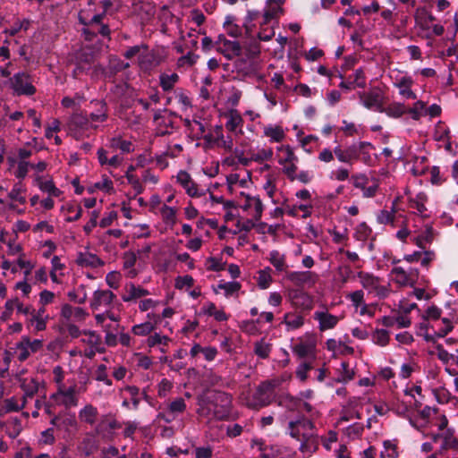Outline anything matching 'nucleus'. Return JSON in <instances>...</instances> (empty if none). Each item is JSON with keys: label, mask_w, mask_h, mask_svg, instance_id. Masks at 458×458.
I'll use <instances>...</instances> for the list:
<instances>
[{"label": "nucleus", "mask_w": 458, "mask_h": 458, "mask_svg": "<svg viewBox=\"0 0 458 458\" xmlns=\"http://www.w3.org/2000/svg\"><path fill=\"white\" fill-rule=\"evenodd\" d=\"M393 83L398 89V93L403 98L412 100L417 98L416 93L412 90L414 81L411 76L402 73L395 76Z\"/></svg>", "instance_id": "21"}, {"label": "nucleus", "mask_w": 458, "mask_h": 458, "mask_svg": "<svg viewBox=\"0 0 458 458\" xmlns=\"http://www.w3.org/2000/svg\"><path fill=\"white\" fill-rule=\"evenodd\" d=\"M367 147H372L369 142L360 141L358 144H352L346 150L347 154L350 156V163L352 164L353 161L359 158V152H361Z\"/></svg>", "instance_id": "57"}, {"label": "nucleus", "mask_w": 458, "mask_h": 458, "mask_svg": "<svg viewBox=\"0 0 458 458\" xmlns=\"http://www.w3.org/2000/svg\"><path fill=\"white\" fill-rule=\"evenodd\" d=\"M49 403L53 406L64 407V411L77 407L79 404V395L76 386L72 385L56 389L55 392L50 394Z\"/></svg>", "instance_id": "6"}, {"label": "nucleus", "mask_w": 458, "mask_h": 458, "mask_svg": "<svg viewBox=\"0 0 458 458\" xmlns=\"http://www.w3.org/2000/svg\"><path fill=\"white\" fill-rule=\"evenodd\" d=\"M313 318L318 322V328L321 332L334 329L341 320V317L331 314L327 306H321L313 313Z\"/></svg>", "instance_id": "13"}, {"label": "nucleus", "mask_w": 458, "mask_h": 458, "mask_svg": "<svg viewBox=\"0 0 458 458\" xmlns=\"http://www.w3.org/2000/svg\"><path fill=\"white\" fill-rule=\"evenodd\" d=\"M278 154V164L282 166L283 174L291 181H294L295 172L298 171V157L293 148L290 145H280L276 147Z\"/></svg>", "instance_id": "5"}, {"label": "nucleus", "mask_w": 458, "mask_h": 458, "mask_svg": "<svg viewBox=\"0 0 458 458\" xmlns=\"http://www.w3.org/2000/svg\"><path fill=\"white\" fill-rule=\"evenodd\" d=\"M269 261L277 272H284L287 269L284 255L277 250H272L269 253Z\"/></svg>", "instance_id": "49"}, {"label": "nucleus", "mask_w": 458, "mask_h": 458, "mask_svg": "<svg viewBox=\"0 0 458 458\" xmlns=\"http://www.w3.org/2000/svg\"><path fill=\"white\" fill-rule=\"evenodd\" d=\"M256 281L259 289H267L273 281L271 276V268L269 267H267L264 269H260L259 271H258V276L256 278Z\"/></svg>", "instance_id": "50"}, {"label": "nucleus", "mask_w": 458, "mask_h": 458, "mask_svg": "<svg viewBox=\"0 0 458 458\" xmlns=\"http://www.w3.org/2000/svg\"><path fill=\"white\" fill-rule=\"evenodd\" d=\"M263 135L267 137L271 143H279L285 139V131L281 125L267 124L263 128Z\"/></svg>", "instance_id": "36"}, {"label": "nucleus", "mask_w": 458, "mask_h": 458, "mask_svg": "<svg viewBox=\"0 0 458 458\" xmlns=\"http://www.w3.org/2000/svg\"><path fill=\"white\" fill-rule=\"evenodd\" d=\"M24 192V185L21 182H19L13 186L12 190L8 193V197L13 201H16L23 205L26 203V197L23 195Z\"/></svg>", "instance_id": "54"}, {"label": "nucleus", "mask_w": 458, "mask_h": 458, "mask_svg": "<svg viewBox=\"0 0 458 458\" xmlns=\"http://www.w3.org/2000/svg\"><path fill=\"white\" fill-rule=\"evenodd\" d=\"M198 414L208 420H228L233 408L230 394L208 390L197 397Z\"/></svg>", "instance_id": "2"}, {"label": "nucleus", "mask_w": 458, "mask_h": 458, "mask_svg": "<svg viewBox=\"0 0 458 458\" xmlns=\"http://www.w3.org/2000/svg\"><path fill=\"white\" fill-rule=\"evenodd\" d=\"M225 128L235 135L242 134L243 119L236 109H230L226 114Z\"/></svg>", "instance_id": "28"}, {"label": "nucleus", "mask_w": 458, "mask_h": 458, "mask_svg": "<svg viewBox=\"0 0 458 458\" xmlns=\"http://www.w3.org/2000/svg\"><path fill=\"white\" fill-rule=\"evenodd\" d=\"M120 428L121 424L114 418L109 415H102L95 432L103 438L112 439L114 431Z\"/></svg>", "instance_id": "23"}, {"label": "nucleus", "mask_w": 458, "mask_h": 458, "mask_svg": "<svg viewBox=\"0 0 458 458\" xmlns=\"http://www.w3.org/2000/svg\"><path fill=\"white\" fill-rule=\"evenodd\" d=\"M51 270L49 272L50 278L53 283H60V277L64 276V264L62 263L58 256H54L51 259Z\"/></svg>", "instance_id": "47"}, {"label": "nucleus", "mask_w": 458, "mask_h": 458, "mask_svg": "<svg viewBox=\"0 0 458 458\" xmlns=\"http://www.w3.org/2000/svg\"><path fill=\"white\" fill-rule=\"evenodd\" d=\"M275 401L278 407L284 410V413L288 414L290 417L291 413L297 411L300 405L299 398L294 397L288 393H284L276 396Z\"/></svg>", "instance_id": "29"}, {"label": "nucleus", "mask_w": 458, "mask_h": 458, "mask_svg": "<svg viewBox=\"0 0 458 458\" xmlns=\"http://www.w3.org/2000/svg\"><path fill=\"white\" fill-rule=\"evenodd\" d=\"M170 342V338L166 335H163L158 333H155L154 335H151L147 339V344L149 347H154L157 345H160V352H165L166 350L164 348L168 345V343Z\"/></svg>", "instance_id": "48"}, {"label": "nucleus", "mask_w": 458, "mask_h": 458, "mask_svg": "<svg viewBox=\"0 0 458 458\" xmlns=\"http://www.w3.org/2000/svg\"><path fill=\"white\" fill-rule=\"evenodd\" d=\"M56 429L68 435L75 434L79 429V421L74 412L69 411H60L54 415L50 421Z\"/></svg>", "instance_id": "11"}, {"label": "nucleus", "mask_w": 458, "mask_h": 458, "mask_svg": "<svg viewBox=\"0 0 458 458\" xmlns=\"http://www.w3.org/2000/svg\"><path fill=\"white\" fill-rule=\"evenodd\" d=\"M61 316L67 322H81L87 318L88 313L83 308L64 304L61 309Z\"/></svg>", "instance_id": "30"}, {"label": "nucleus", "mask_w": 458, "mask_h": 458, "mask_svg": "<svg viewBox=\"0 0 458 458\" xmlns=\"http://www.w3.org/2000/svg\"><path fill=\"white\" fill-rule=\"evenodd\" d=\"M114 298L115 294L112 291L98 289L93 293L89 306L93 310L108 308Z\"/></svg>", "instance_id": "24"}, {"label": "nucleus", "mask_w": 458, "mask_h": 458, "mask_svg": "<svg viewBox=\"0 0 458 458\" xmlns=\"http://www.w3.org/2000/svg\"><path fill=\"white\" fill-rule=\"evenodd\" d=\"M62 210L70 214V216L65 218L67 222L77 221L82 216V208L77 205L67 203L62 207Z\"/></svg>", "instance_id": "55"}, {"label": "nucleus", "mask_w": 458, "mask_h": 458, "mask_svg": "<svg viewBox=\"0 0 458 458\" xmlns=\"http://www.w3.org/2000/svg\"><path fill=\"white\" fill-rule=\"evenodd\" d=\"M155 329V326L151 322H144L134 325L131 327V332L135 335L147 336Z\"/></svg>", "instance_id": "60"}, {"label": "nucleus", "mask_w": 458, "mask_h": 458, "mask_svg": "<svg viewBox=\"0 0 458 458\" xmlns=\"http://www.w3.org/2000/svg\"><path fill=\"white\" fill-rule=\"evenodd\" d=\"M287 280L297 286L301 287H313L319 280L318 273L304 270V271H291L286 275Z\"/></svg>", "instance_id": "15"}, {"label": "nucleus", "mask_w": 458, "mask_h": 458, "mask_svg": "<svg viewBox=\"0 0 458 458\" xmlns=\"http://www.w3.org/2000/svg\"><path fill=\"white\" fill-rule=\"evenodd\" d=\"M273 149L271 148H262L257 150L256 153H254L250 159L251 161H255L257 163H262L264 161H268L273 157Z\"/></svg>", "instance_id": "62"}, {"label": "nucleus", "mask_w": 458, "mask_h": 458, "mask_svg": "<svg viewBox=\"0 0 458 458\" xmlns=\"http://www.w3.org/2000/svg\"><path fill=\"white\" fill-rule=\"evenodd\" d=\"M216 50L228 59L233 60L241 55L242 48L236 40L227 39L224 35H219L216 41Z\"/></svg>", "instance_id": "16"}, {"label": "nucleus", "mask_w": 458, "mask_h": 458, "mask_svg": "<svg viewBox=\"0 0 458 458\" xmlns=\"http://www.w3.org/2000/svg\"><path fill=\"white\" fill-rule=\"evenodd\" d=\"M415 24L422 30H428L436 18L426 9H419L415 14Z\"/></svg>", "instance_id": "40"}, {"label": "nucleus", "mask_w": 458, "mask_h": 458, "mask_svg": "<svg viewBox=\"0 0 458 458\" xmlns=\"http://www.w3.org/2000/svg\"><path fill=\"white\" fill-rule=\"evenodd\" d=\"M278 386L279 381L276 379L262 382L252 395L247 399L246 405L255 410L268 406L276 398L275 389Z\"/></svg>", "instance_id": "4"}, {"label": "nucleus", "mask_w": 458, "mask_h": 458, "mask_svg": "<svg viewBox=\"0 0 458 458\" xmlns=\"http://www.w3.org/2000/svg\"><path fill=\"white\" fill-rule=\"evenodd\" d=\"M97 128L89 122L86 114L81 113L73 114L68 123L70 134L76 140H82L90 136L91 131Z\"/></svg>", "instance_id": "8"}, {"label": "nucleus", "mask_w": 458, "mask_h": 458, "mask_svg": "<svg viewBox=\"0 0 458 458\" xmlns=\"http://www.w3.org/2000/svg\"><path fill=\"white\" fill-rule=\"evenodd\" d=\"M81 341L90 347L95 348V350H98V347H100L101 344L100 335L94 331H85Z\"/></svg>", "instance_id": "58"}, {"label": "nucleus", "mask_w": 458, "mask_h": 458, "mask_svg": "<svg viewBox=\"0 0 458 458\" xmlns=\"http://www.w3.org/2000/svg\"><path fill=\"white\" fill-rule=\"evenodd\" d=\"M176 182L189 197L195 199L206 197V191L199 188L198 184L193 181L188 172L180 170L176 174Z\"/></svg>", "instance_id": "14"}, {"label": "nucleus", "mask_w": 458, "mask_h": 458, "mask_svg": "<svg viewBox=\"0 0 458 458\" xmlns=\"http://www.w3.org/2000/svg\"><path fill=\"white\" fill-rule=\"evenodd\" d=\"M277 422L284 428L285 434L300 442V450L304 454L314 453L318 445V438L314 423L304 417L298 415L292 419L286 413L277 417Z\"/></svg>", "instance_id": "1"}, {"label": "nucleus", "mask_w": 458, "mask_h": 458, "mask_svg": "<svg viewBox=\"0 0 458 458\" xmlns=\"http://www.w3.org/2000/svg\"><path fill=\"white\" fill-rule=\"evenodd\" d=\"M33 183L37 186L39 191L50 196L58 198L62 195L63 191L57 188L50 177H45L43 175H36L33 180Z\"/></svg>", "instance_id": "27"}, {"label": "nucleus", "mask_w": 458, "mask_h": 458, "mask_svg": "<svg viewBox=\"0 0 458 458\" xmlns=\"http://www.w3.org/2000/svg\"><path fill=\"white\" fill-rule=\"evenodd\" d=\"M22 430L21 421L18 418L12 419L6 428V434L10 438H16Z\"/></svg>", "instance_id": "59"}, {"label": "nucleus", "mask_w": 458, "mask_h": 458, "mask_svg": "<svg viewBox=\"0 0 458 458\" xmlns=\"http://www.w3.org/2000/svg\"><path fill=\"white\" fill-rule=\"evenodd\" d=\"M243 199L239 202V208L254 220H260L264 211V204L259 196H251L243 191L239 192Z\"/></svg>", "instance_id": "12"}, {"label": "nucleus", "mask_w": 458, "mask_h": 458, "mask_svg": "<svg viewBox=\"0 0 458 458\" xmlns=\"http://www.w3.org/2000/svg\"><path fill=\"white\" fill-rule=\"evenodd\" d=\"M272 350L271 344L266 342L264 339H261L255 343L254 345V352L260 359L268 358Z\"/></svg>", "instance_id": "56"}, {"label": "nucleus", "mask_w": 458, "mask_h": 458, "mask_svg": "<svg viewBox=\"0 0 458 458\" xmlns=\"http://www.w3.org/2000/svg\"><path fill=\"white\" fill-rule=\"evenodd\" d=\"M148 294L149 292L147 289L136 285L133 283H130L124 287V293L122 295V300L124 302H131Z\"/></svg>", "instance_id": "32"}, {"label": "nucleus", "mask_w": 458, "mask_h": 458, "mask_svg": "<svg viewBox=\"0 0 458 458\" xmlns=\"http://www.w3.org/2000/svg\"><path fill=\"white\" fill-rule=\"evenodd\" d=\"M107 147L113 151L120 150L123 154L134 151V146L131 140H124L122 136L117 135L108 140Z\"/></svg>", "instance_id": "34"}, {"label": "nucleus", "mask_w": 458, "mask_h": 458, "mask_svg": "<svg viewBox=\"0 0 458 458\" xmlns=\"http://www.w3.org/2000/svg\"><path fill=\"white\" fill-rule=\"evenodd\" d=\"M289 299L294 308L300 309L303 311H310L314 307L313 296L303 290H292L289 293Z\"/></svg>", "instance_id": "22"}, {"label": "nucleus", "mask_w": 458, "mask_h": 458, "mask_svg": "<svg viewBox=\"0 0 458 458\" xmlns=\"http://www.w3.org/2000/svg\"><path fill=\"white\" fill-rule=\"evenodd\" d=\"M217 289L222 290L224 292V295L226 298L236 296L238 295V293L242 289V284L238 281H219L217 284Z\"/></svg>", "instance_id": "44"}, {"label": "nucleus", "mask_w": 458, "mask_h": 458, "mask_svg": "<svg viewBox=\"0 0 458 458\" xmlns=\"http://www.w3.org/2000/svg\"><path fill=\"white\" fill-rule=\"evenodd\" d=\"M161 60L158 55L153 50H149L147 47L140 56H139L138 65L143 72H149L154 68L159 65Z\"/></svg>", "instance_id": "26"}, {"label": "nucleus", "mask_w": 458, "mask_h": 458, "mask_svg": "<svg viewBox=\"0 0 458 458\" xmlns=\"http://www.w3.org/2000/svg\"><path fill=\"white\" fill-rule=\"evenodd\" d=\"M29 323L36 331H43L47 327V321L49 318L45 307H40L37 311L33 309L30 314Z\"/></svg>", "instance_id": "33"}, {"label": "nucleus", "mask_w": 458, "mask_h": 458, "mask_svg": "<svg viewBox=\"0 0 458 458\" xmlns=\"http://www.w3.org/2000/svg\"><path fill=\"white\" fill-rule=\"evenodd\" d=\"M359 98L361 105L367 109L379 113L383 110L384 97L380 89H373L367 92H360Z\"/></svg>", "instance_id": "19"}, {"label": "nucleus", "mask_w": 458, "mask_h": 458, "mask_svg": "<svg viewBox=\"0 0 458 458\" xmlns=\"http://www.w3.org/2000/svg\"><path fill=\"white\" fill-rule=\"evenodd\" d=\"M76 264L81 267L98 268L104 266L105 262L95 253L84 250L77 253Z\"/></svg>", "instance_id": "25"}, {"label": "nucleus", "mask_w": 458, "mask_h": 458, "mask_svg": "<svg viewBox=\"0 0 458 458\" xmlns=\"http://www.w3.org/2000/svg\"><path fill=\"white\" fill-rule=\"evenodd\" d=\"M392 279L400 286H413L419 277V271L416 268L405 270L402 267H394L391 270Z\"/></svg>", "instance_id": "18"}, {"label": "nucleus", "mask_w": 458, "mask_h": 458, "mask_svg": "<svg viewBox=\"0 0 458 458\" xmlns=\"http://www.w3.org/2000/svg\"><path fill=\"white\" fill-rule=\"evenodd\" d=\"M407 112V107L403 103L393 102L387 106H383V110L380 113H385L391 118H399Z\"/></svg>", "instance_id": "46"}, {"label": "nucleus", "mask_w": 458, "mask_h": 458, "mask_svg": "<svg viewBox=\"0 0 458 458\" xmlns=\"http://www.w3.org/2000/svg\"><path fill=\"white\" fill-rule=\"evenodd\" d=\"M160 86L164 91H170L179 81L177 73H162L159 76Z\"/></svg>", "instance_id": "51"}, {"label": "nucleus", "mask_w": 458, "mask_h": 458, "mask_svg": "<svg viewBox=\"0 0 458 458\" xmlns=\"http://www.w3.org/2000/svg\"><path fill=\"white\" fill-rule=\"evenodd\" d=\"M27 402L22 398L21 401L15 397H10L4 401V408L6 412L20 411L26 406Z\"/></svg>", "instance_id": "53"}, {"label": "nucleus", "mask_w": 458, "mask_h": 458, "mask_svg": "<svg viewBox=\"0 0 458 458\" xmlns=\"http://www.w3.org/2000/svg\"><path fill=\"white\" fill-rule=\"evenodd\" d=\"M205 142L211 148H222L226 152L233 150V140L230 135H225L221 124L215 125L205 136Z\"/></svg>", "instance_id": "10"}, {"label": "nucleus", "mask_w": 458, "mask_h": 458, "mask_svg": "<svg viewBox=\"0 0 458 458\" xmlns=\"http://www.w3.org/2000/svg\"><path fill=\"white\" fill-rule=\"evenodd\" d=\"M389 410L400 417L409 418L410 407L405 402L399 398L393 400Z\"/></svg>", "instance_id": "52"}, {"label": "nucleus", "mask_w": 458, "mask_h": 458, "mask_svg": "<svg viewBox=\"0 0 458 458\" xmlns=\"http://www.w3.org/2000/svg\"><path fill=\"white\" fill-rule=\"evenodd\" d=\"M285 0H267V9L264 12V19L266 21H270L282 13L281 5Z\"/></svg>", "instance_id": "45"}, {"label": "nucleus", "mask_w": 458, "mask_h": 458, "mask_svg": "<svg viewBox=\"0 0 458 458\" xmlns=\"http://www.w3.org/2000/svg\"><path fill=\"white\" fill-rule=\"evenodd\" d=\"M101 415L99 414L98 407L91 403H85L78 411L80 422L93 428L94 430H96Z\"/></svg>", "instance_id": "20"}, {"label": "nucleus", "mask_w": 458, "mask_h": 458, "mask_svg": "<svg viewBox=\"0 0 458 458\" xmlns=\"http://www.w3.org/2000/svg\"><path fill=\"white\" fill-rule=\"evenodd\" d=\"M360 283L369 293H372L379 299H385L390 293L389 285L384 284L382 280L368 272L360 271L357 273Z\"/></svg>", "instance_id": "9"}, {"label": "nucleus", "mask_w": 458, "mask_h": 458, "mask_svg": "<svg viewBox=\"0 0 458 458\" xmlns=\"http://www.w3.org/2000/svg\"><path fill=\"white\" fill-rule=\"evenodd\" d=\"M259 54V44L258 42L250 43L245 47L244 52H241L240 56H236L234 66L237 72L244 75H251L258 72L260 68Z\"/></svg>", "instance_id": "3"}, {"label": "nucleus", "mask_w": 458, "mask_h": 458, "mask_svg": "<svg viewBox=\"0 0 458 458\" xmlns=\"http://www.w3.org/2000/svg\"><path fill=\"white\" fill-rule=\"evenodd\" d=\"M250 183V174H247L243 177H241L240 174L232 173L226 176L227 189L231 193H237L240 189L248 187Z\"/></svg>", "instance_id": "31"}, {"label": "nucleus", "mask_w": 458, "mask_h": 458, "mask_svg": "<svg viewBox=\"0 0 458 458\" xmlns=\"http://www.w3.org/2000/svg\"><path fill=\"white\" fill-rule=\"evenodd\" d=\"M276 177L272 174H267L265 176V182L262 185V189L265 191L266 195L270 199L273 204L280 203V199L277 197L279 193L277 185H276Z\"/></svg>", "instance_id": "35"}, {"label": "nucleus", "mask_w": 458, "mask_h": 458, "mask_svg": "<svg viewBox=\"0 0 458 458\" xmlns=\"http://www.w3.org/2000/svg\"><path fill=\"white\" fill-rule=\"evenodd\" d=\"M6 85L12 89L13 94L15 96L30 97L37 91L36 87L33 85L31 76L25 72L14 73L6 81Z\"/></svg>", "instance_id": "7"}, {"label": "nucleus", "mask_w": 458, "mask_h": 458, "mask_svg": "<svg viewBox=\"0 0 458 458\" xmlns=\"http://www.w3.org/2000/svg\"><path fill=\"white\" fill-rule=\"evenodd\" d=\"M94 187L105 193L114 192V182L107 175H102L101 180L94 183Z\"/></svg>", "instance_id": "63"}, {"label": "nucleus", "mask_w": 458, "mask_h": 458, "mask_svg": "<svg viewBox=\"0 0 458 458\" xmlns=\"http://www.w3.org/2000/svg\"><path fill=\"white\" fill-rule=\"evenodd\" d=\"M206 197L203 198V206L207 208H213L216 204H223L225 209H229L233 207V202L231 200H225L223 196H215L210 187L204 190Z\"/></svg>", "instance_id": "37"}, {"label": "nucleus", "mask_w": 458, "mask_h": 458, "mask_svg": "<svg viewBox=\"0 0 458 458\" xmlns=\"http://www.w3.org/2000/svg\"><path fill=\"white\" fill-rule=\"evenodd\" d=\"M305 318L302 315L295 312H287L284 316L283 323L287 331L299 329L304 325Z\"/></svg>", "instance_id": "41"}, {"label": "nucleus", "mask_w": 458, "mask_h": 458, "mask_svg": "<svg viewBox=\"0 0 458 458\" xmlns=\"http://www.w3.org/2000/svg\"><path fill=\"white\" fill-rule=\"evenodd\" d=\"M187 405L183 398L177 397L169 403L166 408L157 414L159 420H164L165 423H171L180 414L186 411Z\"/></svg>", "instance_id": "17"}, {"label": "nucleus", "mask_w": 458, "mask_h": 458, "mask_svg": "<svg viewBox=\"0 0 458 458\" xmlns=\"http://www.w3.org/2000/svg\"><path fill=\"white\" fill-rule=\"evenodd\" d=\"M21 388L23 391L21 398L27 402L38 393V382L33 377L24 378L21 383Z\"/></svg>", "instance_id": "43"}, {"label": "nucleus", "mask_w": 458, "mask_h": 458, "mask_svg": "<svg viewBox=\"0 0 458 458\" xmlns=\"http://www.w3.org/2000/svg\"><path fill=\"white\" fill-rule=\"evenodd\" d=\"M107 155L108 151L103 148H98L97 151L98 163L102 166L107 165L111 168H117L123 164V158L119 155H113L111 157H108Z\"/></svg>", "instance_id": "38"}, {"label": "nucleus", "mask_w": 458, "mask_h": 458, "mask_svg": "<svg viewBox=\"0 0 458 458\" xmlns=\"http://www.w3.org/2000/svg\"><path fill=\"white\" fill-rule=\"evenodd\" d=\"M427 201V196L425 193H419L414 199L411 200V208L414 209V213L421 217H428L429 214L428 208L425 206Z\"/></svg>", "instance_id": "42"}, {"label": "nucleus", "mask_w": 458, "mask_h": 458, "mask_svg": "<svg viewBox=\"0 0 458 458\" xmlns=\"http://www.w3.org/2000/svg\"><path fill=\"white\" fill-rule=\"evenodd\" d=\"M177 207H172L164 203L157 213L166 226L173 227L177 223Z\"/></svg>", "instance_id": "39"}, {"label": "nucleus", "mask_w": 458, "mask_h": 458, "mask_svg": "<svg viewBox=\"0 0 458 458\" xmlns=\"http://www.w3.org/2000/svg\"><path fill=\"white\" fill-rule=\"evenodd\" d=\"M354 377V370L350 368L349 363L343 361L341 363V371L339 377L337 379L338 382L347 383L351 381Z\"/></svg>", "instance_id": "64"}, {"label": "nucleus", "mask_w": 458, "mask_h": 458, "mask_svg": "<svg viewBox=\"0 0 458 458\" xmlns=\"http://www.w3.org/2000/svg\"><path fill=\"white\" fill-rule=\"evenodd\" d=\"M389 332L386 329H376L372 334V341L379 346H386L389 343Z\"/></svg>", "instance_id": "61"}]
</instances>
